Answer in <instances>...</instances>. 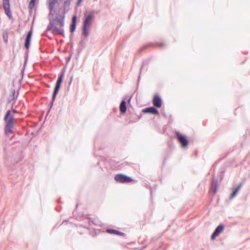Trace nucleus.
I'll list each match as a JSON object with an SVG mask.
<instances>
[{"mask_svg":"<svg viewBox=\"0 0 250 250\" xmlns=\"http://www.w3.org/2000/svg\"><path fill=\"white\" fill-rule=\"evenodd\" d=\"M64 16L60 19L55 20L56 22L50 23L48 25V30H51L54 34L63 35V26L64 25Z\"/></svg>","mask_w":250,"mask_h":250,"instance_id":"1","label":"nucleus"},{"mask_svg":"<svg viewBox=\"0 0 250 250\" xmlns=\"http://www.w3.org/2000/svg\"><path fill=\"white\" fill-rule=\"evenodd\" d=\"M114 179L116 182L121 183H128L133 181V179L131 177L122 174L116 175Z\"/></svg>","mask_w":250,"mask_h":250,"instance_id":"2","label":"nucleus"},{"mask_svg":"<svg viewBox=\"0 0 250 250\" xmlns=\"http://www.w3.org/2000/svg\"><path fill=\"white\" fill-rule=\"evenodd\" d=\"M63 75H64L63 73H62L60 75V76L58 78V79L57 83H56V86L55 87L53 95V100L55 98L56 95L57 94V93L58 92V91L60 88L61 84L62 82V79L63 77Z\"/></svg>","mask_w":250,"mask_h":250,"instance_id":"3","label":"nucleus"},{"mask_svg":"<svg viewBox=\"0 0 250 250\" xmlns=\"http://www.w3.org/2000/svg\"><path fill=\"white\" fill-rule=\"evenodd\" d=\"M176 137L179 142L181 144L182 147H184L188 146V141L186 136L177 133Z\"/></svg>","mask_w":250,"mask_h":250,"instance_id":"4","label":"nucleus"},{"mask_svg":"<svg viewBox=\"0 0 250 250\" xmlns=\"http://www.w3.org/2000/svg\"><path fill=\"white\" fill-rule=\"evenodd\" d=\"M5 123L14 124V116L13 114L10 110L7 111L4 119Z\"/></svg>","mask_w":250,"mask_h":250,"instance_id":"5","label":"nucleus"},{"mask_svg":"<svg viewBox=\"0 0 250 250\" xmlns=\"http://www.w3.org/2000/svg\"><path fill=\"white\" fill-rule=\"evenodd\" d=\"M224 229V226L220 224L215 229L213 233L212 234L211 238L212 240H214L217 236H218L222 232H223Z\"/></svg>","mask_w":250,"mask_h":250,"instance_id":"6","label":"nucleus"},{"mask_svg":"<svg viewBox=\"0 0 250 250\" xmlns=\"http://www.w3.org/2000/svg\"><path fill=\"white\" fill-rule=\"evenodd\" d=\"M153 104L157 108H160L162 105V100L158 95H154L153 100Z\"/></svg>","mask_w":250,"mask_h":250,"instance_id":"7","label":"nucleus"},{"mask_svg":"<svg viewBox=\"0 0 250 250\" xmlns=\"http://www.w3.org/2000/svg\"><path fill=\"white\" fill-rule=\"evenodd\" d=\"M93 18L94 15L92 13H89L88 15H86L83 23V25L85 26L89 27Z\"/></svg>","mask_w":250,"mask_h":250,"instance_id":"8","label":"nucleus"},{"mask_svg":"<svg viewBox=\"0 0 250 250\" xmlns=\"http://www.w3.org/2000/svg\"><path fill=\"white\" fill-rule=\"evenodd\" d=\"M143 112L145 113H151L154 115H158L159 114L158 110L154 107L146 108L143 109Z\"/></svg>","mask_w":250,"mask_h":250,"instance_id":"9","label":"nucleus"},{"mask_svg":"<svg viewBox=\"0 0 250 250\" xmlns=\"http://www.w3.org/2000/svg\"><path fill=\"white\" fill-rule=\"evenodd\" d=\"M14 127V124L6 123L5 132L6 134L9 135L12 132Z\"/></svg>","mask_w":250,"mask_h":250,"instance_id":"10","label":"nucleus"},{"mask_svg":"<svg viewBox=\"0 0 250 250\" xmlns=\"http://www.w3.org/2000/svg\"><path fill=\"white\" fill-rule=\"evenodd\" d=\"M32 34V30H31L29 31V32L27 34L25 42V47L27 49H28L29 47Z\"/></svg>","mask_w":250,"mask_h":250,"instance_id":"11","label":"nucleus"},{"mask_svg":"<svg viewBox=\"0 0 250 250\" xmlns=\"http://www.w3.org/2000/svg\"><path fill=\"white\" fill-rule=\"evenodd\" d=\"M217 181H213L212 183L210 188V191L213 194H215L217 191Z\"/></svg>","mask_w":250,"mask_h":250,"instance_id":"12","label":"nucleus"},{"mask_svg":"<svg viewBox=\"0 0 250 250\" xmlns=\"http://www.w3.org/2000/svg\"><path fill=\"white\" fill-rule=\"evenodd\" d=\"M77 21V17L76 16H74L72 18V23L70 26V31L71 32H73L75 30L76 28V24Z\"/></svg>","mask_w":250,"mask_h":250,"instance_id":"13","label":"nucleus"},{"mask_svg":"<svg viewBox=\"0 0 250 250\" xmlns=\"http://www.w3.org/2000/svg\"><path fill=\"white\" fill-rule=\"evenodd\" d=\"M120 111L124 113L126 111V103L125 101H123L121 102L120 105Z\"/></svg>","mask_w":250,"mask_h":250,"instance_id":"14","label":"nucleus"},{"mask_svg":"<svg viewBox=\"0 0 250 250\" xmlns=\"http://www.w3.org/2000/svg\"><path fill=\"white\" fill-rule=\"evenodd\" d=\"M3 8L5 10V13L6 15L9 18H11L12 14L10 9V5H3Z\"/></svg>","mask_w":250,"mask_h":250,"instance_id":"15","label":"nucleus"},{"mask_svg":"<svg viewBox=\"0 0 250 250\" xmlns=\"http://www.w3.org/2000/svg\"><path fill=\"white\" fill-rule=\"evenodd\" d=\"M241 187V185L240 184L238 187L235 188L231 195V198H233L235 197L238 191L239 190Z\"/></svg>","mask_w":250,"mask_h":250,"instance_id":"16","label":"nucleus"},{"mask_svg":"<svg viewBox=\"0 0 250 250\" xmlns=\"http://www.w3.org/2000/svg\"><path fill=\"white\" fill-rule=\"evenodd\" d=\"M89 27L88 26H85L83 25V33L85 36H87L88 35Z\"/></svg>","mask_w":250,"mask_h":250,"instance_id":"17","label":"nucleus"},{"mask_svg":"<svg viewBox=\"0 0 250 250\" xmlns=\"http://www.w3.org/2000/svg\"><path fill=\"white\" fill-rule=\"evenodd\" d=\"M108 232L112 233V234H115L117 235H120L121 233L118 230H115V229H109L107 230Z\"/></svg>","mask_w":250,"mask_h":250,"instance_id":"18","label":"nucleus"},{"mask_svg":"<svg viewBox=\"0 0 250 250\" xmlns=\"http://www.w3.org/2000/svg\"><path fill=\"white\" fill-rule=\"evenodd\" d=\"M36 0H31L29 4V8L31 9H33L35 6Z\"/></svg>","mask_w":250,"mask_h":250,"instance_id":"19","label":"nucleus"},{"mask_svg":"<svg viewBox=\"0 0 250 250\" xmlns=\"http://www.w3.org/2000/svg\"><path fill=\"white\" fill-rule=\"evenodd\" d=\"M9 0H3V5H10Z\"/></svg>","mask_w":250,"mask_h":250,"instance_id":"20","label":"nucleus"},{"mask_svg":"<svg viewBox=\"0 0 250 250\" xmlns=\"http://www.w3.org/2000/svg\"><path fill=\"white\" fill-rule=\"evenodd\" d=\"M12 112V113L13 114V115L14 114V113H16V111L15 110V109H13L12 110V111H11Z\"/></svg>","mask_w":250,"mask_h":250,"instance_id":"21","label":"nucleus"},{"mask_svg":"<svg viewBox=\"0 0 250 250\" xmlns=\"http://www.w3.org/2000/svg\"><path fill=\"white\" fill-rule=\"evenodd\" d=\"M165 45V43H160V46H163V45Z\"/></svg>","mask_w":250,"mask_h":250,"instance_id":"22","label":"nucleus"}]
</instances>
